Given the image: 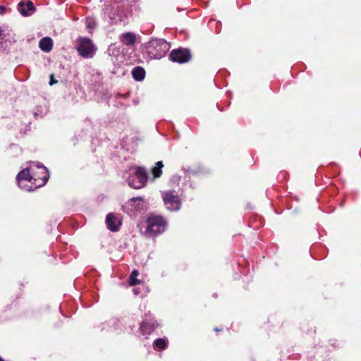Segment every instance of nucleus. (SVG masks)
<instances>
[{
	"label": "nucleus",
	"mask_w": 361,
	"mask_h": 361,
	"mask_svg": "<svg viewBox=\"0 0 361 361\" xmlns=\"http://www.w3.org/2000/svg\"><path fill=\"white\" fill-rule=\"evenodd\" d=\"M49 178L47 169L40 163L33 162L30 167L22 170L17 176L16 180L18 186L27 191H32L31 186L24 184V182L32 183L35 184V188L44 185Z\"/></svg>",
	"instance_id": "1"
},
{
	"label": "nucleus",
	"mask_w": 361,
	"mask_h": 361,
	"mask_svg": "<svg viewBox=\"0 0 361 361\" xmlns=\"http://www.w3.org/2000/svg\"><path fill=\"white\" fill-rule=\"evenodd\" d=\"M145 235L149 237L156 236L166 231L167 222L161 216L151 215L147 219Z\"/></svg>",
	"instance_id": "2"
},
{
	"label": "nucleus",
	"mask_w": 361,
	"mask_h": 361,
	"mask_svg": "<svg viewBox=\"0 0 361 361\" xmlns=\"http://www.w3.org/2000/svg\"><path fill=\"white\" fill-rule=\"evenodd\" d=\"M147 180L146 170L140 166L134 167L130 169L128 178V185L135 189L145 186Z\"/></svg>",
	"instance_id": "3"
},
{
	"label": "nucleus",
	"mask_w": 361,
	"mask_h": 361,
	"mask_svg": "<svg viewBox=\"0 0 361 361\" xmlns=\"http://www.w3.org/2000/svg\"><path fill=\"white\" fill-rule=\"evenodd\" d=\"M162 198L166 209L171 212L178 211L181 207L179 196L175 191H167L162 193Z\"/></svg>",
	"instance_id": "4"
},
{
	"label": "nucleus",
	"mask_w": 361,
	"mask_h": 361,
	"mask_svg": "<svg viewBox=\"0 0 361 361\" xmlns=\"http://www.w3.org/2000/svg\"><path fill=\"white\" fill-rule=\"evenodd\" d=\"M145 205L142 197H133L123 206L124 212L130 216H135L138 212L144 210Z\"/></svg>",
	"instance_id": "5"
},
{
	"label": "nucleus",
	"mask_w": 361,
	"mask_h": 361,
	"mask_svg": "<svg viewBox=\"0 0 361 361\" xmlns=\"http://www.w3.org/2000/svg\"><path fill=\"white\" fill-rule=\"evenodd\" d=\"M77 50L80 55L87 59L92 58L94 55L97 48L90 39L82 38L79 41Z\"/></svg>",
	"instance_id": "6"
},
{
	"label": "nucleus",
	"mask_w": 361,
	"mask_h": 361,
	"mask_svg": "<svg viewBox=\"0 0 361 361\" xmlns=\"http://www.w3.org/2000/svg\"><path fill=\"white\" fill-rule=\"evenodd\" d=\"M170 59L173 62L183 63L190 60L191 54L186 49H173L170 53Z\"/></svg>",
	"instance_id": "7"
},
{
	"label": "nucleus",
	"mask_w": 361,
	"mask_h": 361,
	"mask_svg": "<svg viewBox=\"0 0 361 361\" xmlns=\"http://www.w3.org/2000/svg\"><path fill=\"white\" fill-rule=\"evenodd\" d=\"M105 16H107L112 22H117L121 19L118 13V6L117 4L106 5L103 10Z\"/></svg>",
	"instance_id": "8"
},
{
	"label": "nucleus",
	"mask_w": 361,
	"mask_h": 361,
	"mask_svg": "<svg viewBox=\"0 0 361 361\" xmlns=\"http://www.w3.org/2000/svg\"><path fill=\"white\" fill-rule=\"evenodd\" d=\"M120 41L127 47L133 46L136 42V35L131 32H124L119 36Z\"/></svg>",
	"instance_id": "9"
},
{
	"label": "nucleus",
	"mask_w": 361,
	"mask_h": 361,
	"mask_svg": "<svg viewBox=\"0 0 361 361\" xmlns=\"http://www.w3.org/2000/svg\"><path fill=\"white\" fill-rule=\"evenodd\" d=\"M152 45L153 47H159L160 51L159 54H156V56L159 58L164 56L169 49V44L164 39L156 40L152 42Z\"/></svg>",
	"instance_id": "10"
},
{
	"label": "nucleus",
	"mask_w": 361,
	"mask_h": 361,
	"mask_svg": "<svg viewBox=\"0 0 361 361\" xmlns=\"http://www.w3.org/2000/svg\"><path fill=\"white\" fill-rule=\"evenodd\" d=\"M106 223L108 228L112 231H116L119 228L120 223L116 216L110 213L106 216Z\"/></svg>",
	"instance_id": "11"
},
{
	"label": "nucleus",
	"mask_w": 361,
	"mask_h": 361,
	"mask_svg": "<svg viewBox=\"0 0 361 361\" xmlns=\"http://www.w3.org/2000/svg\"><path fill=\"white\" fill-rule=\"evenodd\" d=\"M158 324L156 322H147V319L144 320L142 324L140 325V331L143 335L149 334L152 331H153Z\"/></svg>",
	"instance_id": "12"
},
{
	"label": "nucleus",
	"mask_w": 361,
	"mask_h": 361,
	"mask_svg": "<svg viewBox=\"0 0 361 361\" xmlns=\"http://www.w3.org/2000/svg\"><path fill=\"white\" fill-rule=\"evenodd\" d=\"M34 8L33 4L30 1H27L25 4L21 1L18 4V10L23 16H28L29 11H33Z\"/></svg>",
	"instance_id": "13"
},
{
	"label": "nucleus",
	"mask_w": 361,
	"mask_h": 361,
	"mask_svg": "<svg viewBox=\"0 0 361 361\" xmlns=\"http://www.w3.org/2000/svg\"><path fill=\"white\" fill-rule=\"evenodd\" d=\"M39 47L43 51L49 52L53 47L52 39L47 37L42 38L39 41Z\"/></svg>",
	"instance_id": "14"
},
{
	"label": "nucleus",
	"mask_w": 361,
	"mask_h": 361,
	"mask_svg": "<svg viewBox=\"0 0 361 361\" xmlns=\"http://www.w3.org/2000/svg\"><path fill=\"white\" fill-rule=\"evenodd\" d=\"M133 78L137 81H142L145 76V71L143 68L137 66L132 70Z\"/></svg>",
	"instance_id": "15"
},
{
	"label": "nucleus",
	"mask_w": 361,
	"mask_h": 361,
	"mask_svg": "<svg viewBox=\"0 0 361 361\" xmlns=\"http://www.w3.org/2000/svg\"><path fill=\"white\" fill-rule=\"evenodd\" d=\"M164 166L163 162L157 161L155 166L152 168V172L154 178H159L162 173V168Z\"/></svg>",
	"instance_id": "16"
},
{
	"label": "nucleus",
	"mask_w": 361,
	"mask_h": 361,
	"mask_svg": "<svg viewBox=\"0 0 361 361\" xmlns=\"http://www.w3.org/2000/svg\"><path fill=\"white\" fill-rule=\"evenodd\" d=\"M139 271L137 270H133L129 277V283L130 286H135L140 283V280L137 279Z\"/></svg>",
	"instance_id": "17"
},
{
	"label": "nucleus",
	"mask_w": 361,
	"mask_h": 361,
	"mask_svg": "<svg viewBox=\"0 0 361 361\" xmlns=\"http://www.w3.org/2000/svg\"><path fill=\"white\" fill-rule=\"evenodd\" d=\"M167 345V339L166 338H158L154 342V346L155 348L159 350L164 349Z\"/></svg>",
	"instance_id": "18"
},
{
	"label": "nucleus",
	"mask_w": 361,
	"mask_h": 361,
	"mask_svg": "<svg viewBox=\"0 0 361 361\" xmlns=\"http://www.w3.org/2000/svg\"><path fill=\"white\" fill-rule=\"evenodd\" d=\"M108 54L109 55H116L118 54L119 50L117 49L116 44H111L108 48Z\"/></svg>",
	"instance_id": "19"
},
{
	"label": "nucleus",
	"mask_w": 361,
	"mask_h": 361,
	"mask_svg": "<svg viewBox=\"0 0 361 361\" xmlns=\"http://www.w3.org/2000/svg\"><path fill=\"white\" fill-rule=\"evenodd\" d=\"M56 82H57V80H54L53 78V76L51 75V80H50V82H49L50 85H53L54 84H56Z\"/></svg>",
	"instance_id": "20"
},
{
	"label": "nucleus",
	"mask_w": 361,
	"mask_h": 361,
	"mask_svg": "<svg viewBox=\"0 0 361 361\" xmlns=\"http://www.w3.org/2000/svg\"><path fill=\"white\" fill-rule=\"evenodd\" d=\"M5 11H6L5 7H4L3 6H0V14L1 15L4 14Z\"/></svg>",
	"instance_id": "21"
},
{
	"label": "nucleus",
	"mask_w": 361,
	"mask_h": 361,
	"mask_svg": "<svg viewBox=\"0 0 361 361\" xmlns=\"http://www.w3.org/2000/svg\"><path fill=\"white\" fill-rule=\"evenodd\" d=\"M87 27L89 28H92L94 27V23H91V22H89L88 24H87Z\"/></svg>",
	"instance_id": "22"
},
{
	"label": "nucleus",
	"mask_w": 361,
	"mask_h": 361,
	"mask_svg": "<svg viewBox=\"0 0 361 361\" xmlns=\"http://www.w3.org/2000/svg\"><path fill=\"white\" fill-rule=\"evenodd\" d=\"M2 35V30L0 29V36Z\"/></svg>",
	"instance_id": "23"
},
{
	"label": "nucleus",
	"mask_w": 361,
	"mask_h": 361,
	"mask_svg": "<svg viewBox=\"0 0 361 361\" xmlns=\"http://www.w3.org/2000/svg\"><path fill=\"white\" fill-rule=\"evenodd\" d=\"M214 330H215L216 331H219V329H217V328H216Z\"/></svg>",
	"instance_id": "24"
},
{
	"label": "nucleus",
	"mask_w": 361,
	"mask_h": 361,
	"mask_svg": "<svg viewBox=\"0 0 361 361\" xmlns=\"http://www.w3.org/2000/svg\"><path fill=\"white\" fill-rule=\"evenodd\" d=\"M0 361H4V360L0 357Z\"/></svg>",
	"instance_id": "25"
}]
</instances>
